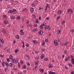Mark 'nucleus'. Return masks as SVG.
Returning <instances> with one entry per match:
<instances>
[{
	"mask_svg": "<svg viewBox=\"0 0 74 74\" xmlns=\"http://www.w3.org/2000/svg\"><path fill=\"white\" fill-rule=\"evenodd\" d=\"M72 48L73 49H74V46H72Z\"/></svg>",
	"mask_w": 74,
	"mask_h": 74,
	"instance_id": "nucleus-63",
	"label": "nucleus"
},
{
	"mask_svg": "<svg viewBox=\"0 0 74 74\" xmlns=\"http://www.w3.org/2000/svg\"><path fill=\"white\" fill-rule=\"evenodd\" d=\"M70 11L72 14H73V10H72V9H70Z\"/></svg>",
	"mask_w": 74,
	"mask_h": 74,
	"instance_id": "nucleus-35",
	"label": "nucleus"
},
{
	"mask_svg": "<svg viewBox=\"0 0 74 74\" xmlns=\"http://www.w3.org/2000/svg\"><path fill=\"white\" fill-rule=\"evenodd\" d=\"M65 69H68V67L67 66H65Z\"/></svg>",
	"mask_w": 74,
	"mask_h": 74,
	"instance_id": "nucleus-53",
	"label": "nucleus"
},
{
	"mask_svg": "<svg viewBox=\"0 0 74 74\" xmlns=\"http://www.w3.org/2000/svg\"><path fill=\"white\" fill-rule=\"evenodd\" d=\"M44 60H45V61H47L48 60V59L47 58H46Z\"/></svg>",
	"mask_w": 74,
	"mask_h": 74,
	"instance_id": "nucleus-47",
	"label": "nucleus"
},
{
	"mask_svg": "<svg viewBox=\"0 0 74 74\" xmlns=\"http://www.w3.org/2000/svg\"><path fill=\"white\" fill-rule=\"evenodd\" d=\"M16 37L17 39H19V36L18 35H16Z\"/></svg>",
	"mask_w": 74,
	"mask_h": 74,
	"instance_id": "nucleus-32",
	"label": "nucleus"
},
{
	"mask_svg": "<svg viewBox=\"0 0 74 74\" xmlns=\"http://www.w3.org/2000/svg\"><path fill=\"white\" fill-rule=\"evenodd\" d=\"M65 21L64 20H63L62 21V25H64V23H65Z\"/></svg>",
	"mask_w": 74,
	"mask_h": 74,
	"instance_id": "nucleus-21",
	"label": "nucleus"
},
{
	"mask_svg": "<svg viewBox=\"0 0 74 74\" xmlns=\"http://www.w3.org/2000/svg\"><path fill=\"white\" fill-rule=\"evenodd\" d=\"M18 60H19V59H18V58H17L16 60V62L18 63Z\"/></svg>",
	"mask_w": 74,
	"mask_h": 74,
	"instance_id": "nucleus-31",
	"label": "nucleus"
},
{
	"mask_svg": "<svg viewBox=\"0 0 74 74\" xmlns=\"http://www.w3.org/2000/svg\"><path fill=\"white\" fill-rule=\"evenodd\" d=\"M49 68H52V64H49L48 65Z\"/></svg>",
	"mask_w": 74,
	"mask_h": 74,
	"instance_id": "nucleus-16",
	"label": "nucleus"
},
{
	"mask_svg": "<svg viewBox=\"0 0 74 74\" xmlns=\"http://www.w3.org/2000/svg\"><path fill=\"white\" fill-rule=\"evenodd\" d=\"M49 74H56L55 72L50 71L49 73Z\"/></svg>",
	"mask_w": 74,
	"mask_h": 74,
	"instance_id": "nucleus-10",
	"label": "nucleus"
},
{
	"mask_svg": "<svg viewBox=\"0 0 74 74\" xmlns=\"http://www.w3.org/2000/svg\"><path fill=\"white\" fill-rule=\"evenodd\" d=\"M1 64L2 66L3 67H4L5 66L4 64H5V62H1Z\"/></svg>",
	"mask_w": 74,
	"mask_h": 74,
	"instance_id": "nucleus-8",
	"label": "nucleus"
},
{
	"mask_svg": "<svg viewBox=\"0 0 74 74\" xmlns=\"http://www.w3.org/2000/svg\"><path fill=\"white\" fill-rule=\"evenodd\" d=\"M7 62H9V61H10V59H9V58H8L7 59Z\"/></svg>",
	"mask_w": 74,
	"mask_h": 74,
	"instance_id": "nucleus-60",
	"label": "nucleus"
},
{
	"mask_svg": "<svg viewBox=\"0 0 74 74\" xmlns=\"http://www.w3.org/2000/svg\"><path fill=\"white\" fill-rule=\"evenodd\" d=\"M27 65L28 66H30V64L29 62L27 63Z\"/></svg>",
	"mask_w": 74,
	"mask_h": 74,
	"instance_id": "nucleus-52",
	"label": "nucleus"
},
{
	"mask_svg": "<svg viewBox=\"0 0 74 74\" xmlns=\"http://www.w3.org/2000/svg\"><path fill=\"white\" fill-rule=\"evenodd\" d=\"M47 27H48V26H47V25H45V29H47Z\"/></svg>",
	"mask_w": 74,
	"mask_h": 74,
	"instance_id": "nucleus-56",
	"label": "nucleus"
},
{
	"mask_svg": "<svg viewBox=\"0 0 74 74\" xmlns=\"http://www.w3.org/2000/svg\"><path fill=\"white\" fill-rule=\"evenodd\" d=\"M9 66H10V67H11L12 66V64L11 63H10L9 64Z\"/></svg>",
	"mask_w": 74,
	"mask_h": 74,
	"instance_id": "nucleus-29",
	"label": "nucleus"
},
{
	"mask_svg": "<svg viewBox=\"0 0 74 74\" xmlns=\"http://www.w3.org/2000/svg\"><path fill=\"white\" fill-rule=\"evenodd\" d=\"M37 30H38V29L37 28H36L34 29H33V30H32V31L34 32H36V31H37Z\"/></svg>",
	"mask_w": 74,
	"mask_h": 74,
	"instance_id": "nucleus-20",
	"label": "nucleus"
},
{
	"mask_svg": "<svg viewBox=\"0 0 74 74\" xmlns=\"http://www.w3.org/2000/svg\"><path fill=\"white\" fill-rule=\"evenodd\" d=\"M36 23H38V19H36Z\"/></svg>",
	"mask_w": 74,
	"mask_h": 74,
	"instance_id": "nucleus-38",
	"label": "nucleus"
},
{
	"mask_svg": "<svg viewBox=\"0 0 74 74\" xmlns=\"http://www.w3.org/2000/svg\"><path fill=\"white\" fill-rule=\"evenodd\" d=\"M0 40L1 41V42L2 44H4V40H3L2 38H1L0 39Z\"/></svg>",
	"mask_w": 74,
	"mask_h": 74,
	"instance_id": "nucleus-12",
	"label": "nucleus"
},
{
	"mask_svg": "<svg viewBox=\"0 0 74 74\" xmlns=\"http://www.w3.org/2000/svg\"><path fill=\"white\" fill-rule=\"evenodd\" d=\"M8 12H10V13H12L13 12V11L12 10H9L8 11Z\"/></svg>",
	"mask_w": 74,
	"mask_h": 74,
	"instance_id": "nucleus-26",
	"label": "nucleus"
},
{
	"mask_svg": "<svg viewBox=\"0 0 74 74\" xmlns=\"http://www.w3.org/2000/svg\"><path fill=\"white\" fill-rule=\"evenodd\" d=\"M64 53L65 55H66L67 53V51L66 50H65L64 51Z\"/></svg>",
	"mask_w": 74,
	"mask_h": 74,
	"instance_id": "nucleus-22",
	"label": "nucleus"
},
{
	"mask_svg": "<svg viewBox=\"0 0 74 74\" xmlns=\"http://www.w3.org/2000/svg\"><path fill=\"white\" fill-rule=\"evenodd\" d=\"M45 41L46 42H48V39H46L45 40Z\"/></svg>",
	"mask_w": 74,
	"mask_h": 74,
	"instance_id": "nucleus-58",
	"label": "nucleus"
},
{
	"mask_svg": "<svg viewBox=\"0 0 74 74\" xmlns=\"http://www.w3.org/2000/svg\"><path fill=\"white\" fill-rule=\"evenodd\" d=\"M71 74H74V71H72L71 72Z\"/></svg>",
	"mask_w": 74,
	"mask_h": 74,
	"instance_id": "nucleus-64",
	"label": "nucleus"
},
{
	"mask_svg": "<svg viewBox=\"0 0 74 74\" xmlns=\"http://www.w3.org/2000/svg\"><path fill=\"white\" fill-rule=\"evenodd\" d=\"M46 7H47H47H48V8H49V5L48 4H47V6Z\"/></svg>",
	"mask_w": 74,
	"mask_h": 74,
	"instance_id": "nucleus-41",
	"label": "nucleus"
},
{
	"mask_svg": "<svg viewBox=\"0 0 74 74\" xmlns=\"http://www.w3.org/2000/svg\"><path fill=\"white\" fill-rule=\"evenodd\" d=\"M54 43L55 45H56V46H57V45H58V42L56 40H55L54 41Z\"/></svg>",
	"mask_w": 74,
	"mask_h": 74,
	"instance_id": "nucleus-2",
	"label": "nucleus"
},
{
	"mask_svg": "<svg viewBox=\"0 0 74 74\" xmlns=\"http://www.w3.org/2000/svg\"><path fill=\"white\" fill-rule=\"evenodd\" d=\"M48 29L49 30L51 29V27H50L49 25L48 26Z\"/></svg>",
	"mask_w": 74,
	"mask_h": 74,
	"instance_id": "nucleus-33",
	"label": "nucleus"
},
{
	"mask_svg": "<svg viewBox=\"0 0 74 74\" xmlns=\"http://www.w3.org/2000/svg\"><path fill=\"white\" fill-rule=\"evenodd\" d=\"M61 32V31L60 30H58L57 33H60Z\"/></svg>",
	"mask_w": 74,
	"mask_h": 74,
	"instance_id": "nucleus-25",
	"label": "nucleus"
},
{
	"mask_svg": "<svg viewBox=\"0 0 74 74\" xmlns=\"http://www.w3.org/2000/svg\"><path fill=\"white\" fill-rule=\"evenodd\" d=\"M72 33H73L74 32V30L72 29V30H71L70 31Z\"/></svg>",
	"mask_w": 74,
	"mask_h": 74,
	"instance_id": "nucleus-54",
	"label": "nucleus"
},
{
	"mask_svg": "<svg viewBox=\"0 0 74 74\" xmlns=\"http://www.w3.org/2000/svg\"><path fill=\"white\" fill-rule=\"evenodd\" d=\"M39 10H42V9H43V8H41V7H40L39 8Z\"/></svg>",
	"mask_w": 74,
	"mask_h": 74,
	"instance_id": "nucleus-55",
	"label": "nucleus"
},
{
	"mask_svg": "<svg viewBox=\"0 0 74 74\" xmlns=\"http://www.w3.org/2000/svg\"><path fill=\"white\" fill-rule=\"evenodd\" d=\"M70 59V57L69 56H68L67 58H65V62H67V61H68L69 59Z\"/></svg>",
	"mask_w": 74,
	"mask_h": 74,
	"instance_id": "nucleus-1",
	"label": "nucleus"
},
{
	"mask_svg": "<svg viewBox=\"0 0 74 74\" xmlns=\"http://www.w3.org/2000/svg\"><path fill=\"white\" fill-rule=\"evenodd\" d=\"M24 20H25V18H22V22H24Z\"/></svg>",
	"mask_w": 74,
	"mask_h": 74,
	"instance_id": "nucleus-45",
	"label": "nucleus"
},
{
	"mask_svg": "<svg viewBox=\"0 0 74 74\" xmlns=\"http://www.w3.org/2000/svg\"><path fill=\"white\" fill-rule=\"evenodd\" d=\"M43 72H44V69H42V70L41 71V72L42 73H43Z\"/></svg>",
	"mask_w": 74,
	"mask_h": 74,
	"instance_id": "nucleus-46",
	"label": "nucleus"
},
{
	"mask_svg": "<svg viewBox=\"0 0 74 74\" xmlns=\"http://www.w3.org/2000/svg\"><path fill=\"white\" fill-rule=\"evenodd\" d=\"M44 55L43 54H42V56L41 57V59H43L44 58Z\"/></svg>",
	"mask_w": 74,
	"mask_h": 74,
	"instance_id": "nucleus-23",
	"label": "nucleus"
},
{
	"mask_svg": "<svg viewBox=\"0 0 74 74\" xmlns=\"http://www.w3.org/2000/svg\"><path fill=\"white\" fill-rule=\"evenodd\" d=\"M3 18H6L7 17V16H6V15L4 14L3 16Z\"/></svg>",
	"mask_w": 74,
	"mask_h": 74,
	"instance_id": "nucleus-34",
	"label": "nucleus"
},
{
	"mask_svg": "<svg viewBox=\"0 0 74 74\" xmlns=\"http://www.w3.org/2000/svg\"><path fill=\"white\" fill-rule=\"evenodd\" d=\"M5 65H6V66H7V67H8V66H9V64H8L7 62H5Z\"/></svg>",
	"mask_w": 74,
	"mask_h": 74,
	"instance_id": "nucleus-17",
	"label": "nucleus"
},
{
	"mask_svg": "<svg viewBox=\"0 0 74 74\" xmlns=\"http://www.w3.org/2000/svg\"><path fill=\"white\" fill-rule=\"evenodd\" d=\"M18 52H19V49H16L15 51V52L16 53H17Z\"/></svg>",
	"mask_w": 74,
	"mask_h": 74,
	"instance_id": "nucleus-11",
	"label": "nucleus"
},
{
	"mask_svg": "<svg viewBox=\"0 0 74 74\" xmlns=\"http://www.w3.org/2000/svg\"><path fill=\"white\" fill-rule=\"evenodd\" d=\"M21 19V17L20 16H18L16 18V19L17 20H19V19Z\"/></svg>",
	"mask_w": 74,
	"mask_h": 74,
	"instance_id": "nucleus-14",
	"label": "nucleus"
},
{
	"mask_svg": "<svg viewBox=\"0 0 74 74\" xmlns=\"http://www.w3.org/2000/svg\"><path fill=\"white\" fill-rule=\"evenodd\" d=\"M63 12V10H59L58 12V14H61Z\"/></svg>",
	"mask_w": 74,
	"mask_h": 74,
	"instance_id": "nucleus-5",
	"label": "nucleus"
},
{
	"mask_svg": "<svg viewBox=\"0 0 74 74\" xmlns=\"http://www.w3.org/2000/svg\"><path fill=\"white\" fill-rule=\"evenodd\" d=\"M18 67L19 68H21V64H20V63H18Z\"/></svg>",
	"mask_w": 74,
	"mask_h": 74,
	"instance_id": "nucleus-28",
	"label": "nucleus"
},
{
	"mask_svg": "<svg viewBox=\"0 0 74 74\" xmlns=\"http://www.w3.org/2000/svg\"><path fill=\"white\" fill-rule=\"evenodd\" d=\"M57 19L58 20V19H59V18H60V17L58 16H57Z\"/></svg>",
	"mask_w": 74,
	"mask_h": 74,
	"instance_id": "nucleus-50",
	"label": "nucleus"
},
{
	"mask_svg": "<svg viewBox=\"0 0 74 74\" xmlns=\"http://www.w3.org/2000/svg\"><path fill=\"white\" fill-rule=\"evenodd\" d=\"M9 51H10V49H8L7 50V52H8V53L9 52Z\"/></svg>",
	"mask_w": 74,
	"mask_h": 74,
	"instance_id": "nucleus-61",
	"label": "nucleus"
},
{
	"mask_svg": "<svg viewBox=\"0 0 74 74\" xmlns=\"http://www.w3.org/2000/svg\"><path fill=\"white\" fill-rule=\"evenodd\" d=\"M42 51H45V49H41Z\"/></svg>",
	"mask_w": 74,
	"mask_h": 74,
	"instance_id": "nucleus-62",
	"label": "nucleus"
},
{
	"mask_svg": "<svg viewBox=\"0 0 74 74\" xmlns=\"http://www.w3.org/2000/svg\"><path fill=\"white\" fill-rule=\"evenodd\" d=\"M35 64H36V65H38V62H35Z\"/></svg>",
	"mask_w": 74,
	"mask_h": 74,
	"instance_id": "nucleus-51",
	"label": "nucleus"
},
{
	"mask_svg": "<svg viewBox=\"0 0 74 74\" xmlns=\"http://www.w3.org/2000/svg\"><path fill=\"white\" fill-rule=\"evenodd\" d=\"M12 61L13 63H16V60L15 59H12Z\"/></svg>",
	"mask_w": 74,
	"mask_h": 74,
	"instance_id": "nucleus-9",
	"label": "nucleus"
},
{
	"mask_svg": "<svg viewBox=\"0 0 74 74\" xmlns=\"http://www.w3.org/2000/svg\"><path fill=\"white\" fill-rule=\"evenodd\" d=\"M68 44H69V42H67L64 44V45H66Z\"/></svg>",
	"mask_w": 74,
	"mask_h": 74,
	"instance_id": "nucleus-42",
	"label": "nucleus"
},
{
	"mask_svg": "<svg viewBox=\"0 0 74 74\" xmlns=\"http://www.w3.org/2000/svg\"><path fill=\"white\" fill-rule=\"evenodd\" d=\"M8 69L7 68H6L5 69H4V71L5 72H6V71H7V70Z\"/></svg>",
	"mask_w": 74,
	"mask_h": 74,
	"instance_id": "nucleus-49",
	"label": "nucleus"
},
{
	"mask_svg": "<svg viewBox=\"0 0 74 74\" xmlns=\"http://www.w3.org/2000/svg\"><path fill=\"white\" fill-rule=\"evenodd\" d=\"M38 33L39 34H43V31H42V30H40L39 31Z\"/></svg>",
	"mask_w": 74,
	"mask_h": 74,
	"instance_id": "nucleus-6",
	"label": "nucleus"
},
{
	"mask_svg": "<svg viewBox=\"0 0 74 74\" xmlns=\"http://www.w3.org/2000/svg\"><path fill=\"white\" fill-rule=\"evenodd\" d=\"M35 59L36 60H38V59H39V57L36 56L35 57Z\"/></svg>",
	"mask_w": 74,
	"mask_h": 74,
	"instance_id": "nucleus-18",
	"label": "nucleus"
},
{
	"mask_svg": "<svg viewBox=\"0 0 74 74\" xmlns=\"http://www.w3.org/2000/svg\"><path fill=\"white\" fill-rule=\"evenodd\" d=\"M35 53H38V51H35Z\"/></svg>",
	"mask_w": 74,
	"mask_h": 74,
	"instance_id": "nucleus-57",
	"label": "nucleus"
},
{
	"mask_svg": "<svg viewBox=\"0 0 74 74\" xmlns=\"http://www.w3.org/2000/svg\"><path fill=\"white\" fill-rule=\"evenodd\" d=\"M20 34L21 36H23L24 34V32H21Z\"/></svg>",
	"mask_w": 74,
	"mask_h": 74,
	"instance_id": "nucleus-27",
	"label": "nucleus"
},
{
	"mask_svg": "<svg viewBox=\"0 0 74 74\" xmlns=\"http://www.w3.org/2000/svg\"><path fill=\"white\" fill-rule=\"evenodd\" d=\"M23 69H26V65H24L23 66Z\"/></svg>",
	"mask_w": 74,
	"mask_h": 74,
	"instance_id": "nucleus-37",
	"label": "nucleus"
},
{
	"mask_svg": "<svg viewBox=\"0 0 74 74\" xmlns=\"http://www.w3.org/2000/svg\"><path fill=\"white\" fill-rule=\"evenodd\" d=\"M9 59H11V60H12V56H9Z\"/></svg>",
	"mask_w": 74,
	"mask_h": 74,
	"instance_id": "nucleus-24",
	"label": "nucleus"
},
{
	"mask_svg": "<svg viewBox=\"0 0 74 74\" xmlns=\"http://www.w3.org/2000/svg\"><path fill=\"white\" fill-rule=\"evenodd\" d=\"M30 11L33 12L34 11V9L33 8H32L30 9Z\"/></svg>",
	"mask_w": 74,
	"mask_h": 74,
	"instance_id": "nucleus-19",
	"label": "nucleus"
},
{
	"mask_svg": "<svg viewBox=\"0 0 74 74\" xmlns=\"http://www.w3.org/2000/svg\"><path fill=\"white\" fill-rule=\"evenodd\" d=\"M43 26H42L41 25H40V29H43Z\"/></svg>",
	"mask_w": 74,
	"mask_h": 74,
	"instance_id": "nucleus-30",
	"label": "nucleus"
},
{
	"mask_svg": "<svg viewBox=\"0 0 74 74\" xmlns=\"http://www.w3.org/2000/svg\"><path fill=\"white\" fill-rule=\"evenodd\" d=\"M20 63L21 64H23V61H22V60L20 61Z\"/></svg>",
	"mask_w": 74,
	"mask_h": 74,
	"instance_id": "nucleus-44",
	"label": "nucleus"
},
{
	"mask_svg": "<svg viewBox=\"0 0 74 74\" xmlns=\"http://www.w3.org/2000/svg\"><path fill=\"white\" fill-rule=\"evenodd\" d=\"M28 26H29L30 27H32V25H31V24H28L27 25V27H28Z\"/></svg>",
	"mask_w": 74,
	"mask_h": 74,
	"instance_id": "nucleus-15",
	"label": "nucleus"
},
{
	"mask_svg": "<svg viewBox=\"0 0 74 74\" xmlns=\"http://www.w3.org/2000/svg\"><path fill=\"white\" fill-rule=\"evenodd\" d=\"M14 70H16V71H18V69L16 68H14Z\"/></svg>",
	"mask_w": 74,
	"mask_h": 74,
	"instance_id": "nucleus-36",
	"label": "nucleus"
},
{
	"mask_svg": "<svg viewBox=\"0 0 74 74\" xmlns=\"http://www.w3.org/2000/svg\"><path fill=\"white\" fill-rule=\"evenodd\" d=\"M3 22L5 25H7V24L8 23V21L7 20H5Z\"/></svg>",
	"mask_w": 74,
	"mask_h": 74,
	"instance_id": "nucleus-3",
	"label": "nucleus"
},
{
	"mask_svg": "<svg viewBox=\"0 0 74 74\" xmlns=\"http://www.w3.org/2000/svg\"><path fill=\"white\" fill-rule=\"evenodd\" d=\"M33 42L34 43H35V44L36 43H37V41L36 40H34Z\"/></svg>",
	"mask_w": 74,
	"mask_h": 74,
	"instance_id": "nucleus-48",
	"label": "nucleus"
},
{
	"mask_svg": "<svg viewBox=\"0 0 74 74\" xmlns=\"http://www.w3.org/2000/svg\"><path fill=\"white\" fill-rule=\"evenodd\" d=\"M34 27H36V26H37V25L36 24L34 25Z\"/></svg>",
	"mask_w": 74,
	"mask_h": 74,
	"instance_id": "nucleus-59",
	"label": "nucleus"
},
{
	"mask_svg": "<svg viewBox=\"0 0 74 74\" xmlns=\"http://www.w3.org/2000/svg\"><path fill=\"white\" fill-rule=\"evenodd\" d=\"M71 62L72 64L74 65V59L73 58H71Z\"/></svg>",
	"mask_w": 74,
	"mask_h": 74,
	"instance_id": "nucleus-7",
	"label": "nucleus"
},
{
	"mask_svg": "<svg viewBox=\"0 0 74 74\" xmlns=\"http://www.w3.org/2000/svg\"><path fill=\"white\" fill-rule=\"evenodd\" d=\"M32 7H34V6H35V5H34V4H33V3H32Z\"/></svg>",
	"mask_w": 74,
	"mask_h": 74,
	"instance_id": "nucleus-43",
	"label": "nucleus"
},
{
	"mask_svg": "<svg viewBox=\"0 0 74 74\" xmlns=\"http://www.w3.org/2000/svg\"><path fill=\"white\" fill-rule=\"evenodd\" d=\"M2 32L3 33H6V30L4 29H3L2 30Z\"/></svg>",
	"mask_w": 74,
	"mask_h": 74,
	"instance_id": "nucleus-13",
	"label": "nucleus"
},
{
	"mask_svg": "<svg viewBox=\"0 0 74 74\" xmlns=\"http://www.w3.org/2000/svg\"><path fill=\"white\" fill-rule=\"evenodd\" d=\"M45 25H46V23H44L42 24L41 25H42L43 26H45Z\"/></svg>",
	"mask_w": 74,
	"mask_h": 74,
	"instance_id": "nucleus-40",
	"label": "nucleus"
},
{
	"mask_svg": "<svg viewBox=\"0 0 74 74\" xmlns=\"http://www.w3.org/2000/svg\"><path fill=\"white\" fill-rule=\"evenodd\" d=\"M13 12H16V10L13 9Z\"/></svg>",
	"mask_w": 74,
	"mask_h": 74,
	"instance_id": "nucleus-39",
	"label": "nucleus"
},
{
	"mask_svg": "<svg viewBox=\"0 0 74 74\" xmlns=\"http://www.w3.org/2000/svg\"><path fill=\"white\" fill-rule=\"evenodd\" d=\"M10 18L11 19H12V20H14L15 19V16H10Z\"/></svg>",
	"mask_w": 74,
	"mask_h": 74,
	"instance_id": "nucleus-4",
	"label": "nucleus"
}]
</instances>
